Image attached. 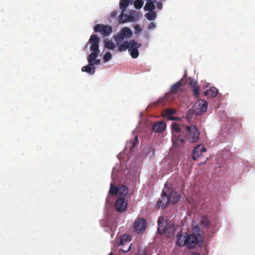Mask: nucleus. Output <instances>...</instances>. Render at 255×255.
Segmentation results:
<instances>
[{
    "instance_id": "9",
    "label": "nucleus",
    "mask_w": 255,
    "mask_h": 255,
    "mask_svg": "<svg viewBox=\"0 0 255 255\" xmlns=\"http://www.w3.org/2000/svg\"><path fill=\"white\" fill-rule=\"evenodd\" d=\"M206 149L203 145H198L196 146L192 151V158L194 160H197L203 155V153L205 152Z\"/></svg>"
},
{
    "instance_id": "18",
    "label": "nucleus",
    "mask_w": 255,
    "mask_h": 255,
    "mask_svg": "<svg viewBox=\"0 0 255 255\" xmlns=\"http://www.w3.org/2000/svg\"><path fill=\"white\" fill-rule=\"evenodd\" d=\"M131 44H132L131 40H129V41H124L123 43H122V44L121 43L119 45H118L119 46H118V50L119 52L126 51L127 49H129Z\"/></svg>"
},
{
    "instance_id": "42",
    "label": "nucleus",
    "mask_w": 255,
    "mask_h": 255,
    "mask_svg": "<svg viewBox=\"0 0 255 255\" xmlns=\"http://www.w3.org/2000/svg\"><path fill=\"white\" fill-rule=\"evenodd\" d=\"M93 63H94V65H99L100 64V60L96 59V60L93 62Z\"/></svg>"
},
{
    "instance_id": "28",
    "label": "nucleus",
    "mask_w": 255,
    "mask_h": 255,
    "mask_svg": "<svg viewBox=\"0 0 255 255\" xmlns=\"http://www.w3.org/2000/svg\"><path fill=\"white\" fill-rule=\"evenodd\" d=\"M201 224L204 227L209 228L210 227L211 223L207 217L206 216H203L201 218Z\"/></svg>"
},
{
    "instance_id": "17",
    "label": "nucleus",
    "mask_w": 255,
    "mask_h": 255,
    "mask_svg": "<svg viewBox=\"0 0 255 255\" xmlns=\"http://www.w3.org/2000/svg\"><path fill=\"white\" fill-rule=\"evenodd\" d=\"M171 131L173 136L183 132V130L181 127L176 123L173 122L171 124Z\"/></svg>"
},
{
    "instance_id": "35",
    "label": "nucleus",
    "mask_w": 255,
    "mask_h": 255,
    "mask_svg": "<svg viewBox=\"0 0 255 255\" xmlns=\"http://www.w3.org/2000/svg\"><path fill=\"white\" fill-rule=\"evenodd\" d=\"M112 57V54L110 52H107L105 53L103 57V60L105 62H108Z\"/></svg>"
},
{
    "instance_id": "11",
    "label": "nucleus",
    "mask_w": 255,
    "mask_h": 255,
    "mask_svg": "<svg viewBox=\"0 0 255 255\" xmlns=\"http://www.w3.org/2000/svg\"><path fill=\"white\" fill-rule=\"evenodd\" d=\"M131 45L128 49V51L130 52V56L133 58H136L139 55V52L137 50L139 48L141 44L137 43L134 40H131Z\"/></svg>"
},
{
    "instance_id": "5",
    "label": "nucleus",
    "mask_w": 255,
    "mask_h": 255,
    "mask_svg": "<svg viewBox=\"0 0 255 255\" xmlns=\"http://www.w3.org/2000/svg\"><path fill=\"white\" fill-rule=\"evenodd\" d=\"M94 31L101 33L104 36H107L112 32V27L108 25L97 24L94 26Z\"/></svg>"
},
{
    "instance_id": "12",
    "label": "nucleus",
    "mask_w": 255,
    "mask_h": 255,
    "mask_svg": "<svg viewBox=\"0 0 255 255\" xmlns=\"http://www.w3.org/2000/svg\"><path fill=\"white\" fill-rule=\"evenodd\" d=\"M167 194L169 200L172 204L177 203L181 198L180 194L170 189L169 186Z\"/></svg>"
},
{
    "instance_id": "39",
    "label": "nucleus",
    "mask_w": 255,
    "mask_h": 255,
    "mask_svg": "<svg viewBox=\"0 0 255 255\" xmlns=\"http://www.w3.org/2000/svg\"><path fill=\"white\" fill-rule=\"evenodd\" d=\"M168 119L171 121L180 120V118L178 117H169Z\"/></svg>"
},
{
    "instance_id": "4",
    "label": "nucleus",
    "mask_w": 255,
    "mask_h": 255,
    "mask_svg": "<svg viewBox=\"0 0 255 255\" xmlns=\"http://www.w3.org/2000/svg\"><path fill=\"white\" fill-rule=\"evenodd\" d=\"M201 247L203 245V238L201 235L198 236L195 234L188 235L187 247L190 249L194 248L197 245Z\"/></svg>"
},
{
    "instance_id": "36",
    "label": "nucleus",
    "mask_w": 255,
    "mask_h": 255,
    "mask_svg": "<svg viewBox=\"0 0 255 255\" xmlns=\"http://www.w3.org/2000/svg\"><path fill=\"white\" fill-rule=\"evenodd\" d=\"M137 143H138L137 136H136L134 137L133 140L132 141V146L131 147V148H134L136 145Z\"/></svg>"
},
{
    "instance_id": "8",
    "label": "nucleus",
    "mask_w": 255,
    "mask_h": 255,
    "mask_svg": "<svg viewBox=\"0 0 255 255\" xmlns=\"http://www.w3.org/2000/svg\"><path fill=\"white\" fill-rule=\"evenodd\" d=\"M127 202L124 197L120 198L115 202L116 209L119 212H124L127 208Z\"/></svg>"
},
{
    "instance_id": "19",
    "label": "nucleus",
    "mask_w": 255,
    "mask_h": 255,
    "mask_svg": "<svg viewBox=\"0 0 255 255\" xmlns=\"http://www.w3.org/2000/svg\"><path fill=\"white\" fill-rule=\"evenodd\" d=\"M82 71L86 72L90 74H94L95 72V67L94 64L89 63L88 65L82 68Z\"/></svg>"
},
{
    "instance_id": "23",
    "label": "nucleus",
    "mask_w": 255,
    "mask_h": 255,
    "mask_svg": "<svg viewBox=\"0 0 255 255\" xmlns=\"http://www.w3.org/2000/svg\"><path fill=\"white\" fill-rule=\"evenodd\" d=\"M120 33H121L126 38H130L132 35V32L131 30L129 28L127 27L123 28Z\"/></svg>"
},
{
    "instance_id": "7",
    "label": "nucleus",
    "mask_w": 255,
    "mask_h": 255,
    "mask_svg": "<svg viewBox=\"0 0 255 255\" xmlns=\"http://www.w3.org/2000/svg\"><path fill=\"white\" fill-rule=\"evenodd\" d=\"M130 241V236L124 235L121 238L120 245L122 246L121 250L124 253H127L131 249V244L129 243Z\"/></svg>"
},
{
    "instance_id": "24",
    "label": "nucleus",
    "mask_w": 255,
    "mask_h": 255,
    "mask_svg": "<svg viewBox=\"0 0 255 255\" xmlns=\"http://www.w3.org/2000/svg\"><path fill=\"white\" fill-rule=\"evenodd\" d=\"M170 95V93H167L166 94L164 97L159 98L157 101L155 102V104H160L161 105H166L167 103V98Z\"/></svg>"
},
{
    "instance_id": "40",
    "label": "nucleus",
    "mask_w": 255,
    "mask_h": 255,
    "mask_svg": "<svg viewBox=\"0 0 255 255\" xmlns=\"http://www.w3.org/2000/svg\"><path fill=\"white\" fill-rule=\"evenodd\" d=\"M191 116L192 114H191L190 112L188 113V114L186 115V120L188 122H190L191 119Z\"/></svg>"
},
{
    "instance_id": "15",
    "label": "nucleus",
    "mask_w": 255,
    "mask_h": 255,
    "mask_svg": "<svg viewBox=\"0 0 255 255\" xmlns=\"http://www.w3.org/2000/svg\"><path fill=\"white\" fill-rule=\"evenodd\" d=\"M166 125L164 122H158L153 124L152 126V130L156 132H163L166 128Z\"/></svg>"
},
{
    "instance_id": "2",
    "label": "nucleus",
    "mask_w": 255,
    "mask_h": 255,
    "mask_svg": "<svg viewBox=\"0 0 255 255\" xmlns=\"http://www.w3.org/2000/svg\"><path fill=\"white\" fill-rule=\"evenodd\" d=\"M185 138L189 142L194 143L199 139L200 131L195 126H187L185 127Z\"/></svg>"
},
{
    "instance_id": "43",
    "label": "nucleus",
    "mask_w": 255,
    "mask_h": 255,
    "mask_svg": "<svg viewBox=\"0 0 255 255\" xmlns=\"http://www.w3.org/2000/svg\"><path fill=\"white\" fill-rule=\"evenodd\" d=\"M117 15V12L116 11H113L111 12V16L112 17H115Z\"/></svg>"
},
{
    "instance_id": "13",
    "label": "nucleus",
    "mask_w": 255,
    "mask_h": 255,
    "mask_svg": "<svg viewBox=\"0 0 255 255\" xmlns=\"http://www.w3.org/2000/svg\"><path fill=\"white\" fill-rule=\"evenodd\" d=\"M146 227V221L143 219H138L134 222V229L136 231L138 232L139 233L144 231Z\"/></svg>"
},
{
    "instance_id": "41",
    "label": "nucleus",
    "mask_w": 255,
    "mask_h": 255,
    "mask_svg": "<svg viewBox=\"0 0 255 255\" xmlns=\"http://www.w3.org/2000/svg\"><path fill=\"white\" fill-rule=\"evenodd\" d=\"M157 7L158 8V9H161L162 8V3L161 2H158L157 3Z\"/></svg>"
},
{
    "instance_id": "21",
    "label": "nucleus",
    "mask_w": 255,
    "mask_h": 255,
    "mask_svg": "<svg viewBox=\"0 0 255 255\" xmlns=\"http://www.w3.org/2000/svg\"><path fill=\"white\" fill-rule=\"evenodd\" d=\"M182 86V81L181 80L180 81H179L175 83L174 84H173L171 88H170V93L176 94L179 91H180V88H181Z\"/></svg>"
},
{
    "instance_id": "25",
    "label": "nucleus",
    "mask_w": 255,
    "mask_h": 255,
    "mask_svg": "<svg viewBox=\"0 0 255 255\" xmlns=\"http://www.w3.org/2000/svg\"><path fill=\"white\" fill-rule=\"evenodd\" d=\"M155 8V6L154 4V1L149 0L146 2L144 9L145 10L153 11Z\"/></svg>"
},
{
    "instance_id": "30",
    "label": "nucleus",
    "mask_w": 255,
    "mask_h": 255,
    "mask_svg": "<svg viewBox=\"0 0 255 255\" xmlns=\"http://www.w3.org/2000/svg\"><path fill=\"white\" fill-rule=\"evenodd\" d=\"M129 4V0H121L120 2V6L123 11L128 7Z\"/></svg>"
},
{
    "instance_id": "44",
    "label": "nucleus",
    "mask_w": 255,
    "mask_h": 255,
    "mask_svg": "<svg viewBox=\"0 0 255 255\" xmlns=\"http://www.w3.org/2000/svg\"><path fill=\"white\" fill-rule=\"evenodd\" d=\"M191 255H200L199 253L194 252L191 254Z\"/></svg>"
},
{
    "instance_id": "37",
    "label": "nucleus",
    "mask_w": 255,
    "mask_h": 255,
    "mask_svg": "<svg viewBox=\"0 0 255 255\" xmlns=\"http://www.w3.org/2000/svg\"><path fill=\"white\" fill-rule=\"evenodd\" d=\"M155 26H156L155 23L154 22H152L148 25V28L149 29H153L155 27Z\"/></svg>"
},
{
    "instance_id": "38",
    "label": "nucleus",
    "mask_w": 255,
    "mask_h": 255,
    "mask_svg": "<svg viewBox=\"0 0 255 255\" xmlns=\"http://www.w3.org/2000/svg\"><path fill=\"white\" fill-rule=\"evenodd\" d=\"M177 142L178 144H183L184 142V139L181 138L180 136L178 137L176 139Z\"/></svg>"
},
{
    "instance_id": "29",
    "label": "nucleus",
    "mask_w": 255,
    "mask_h": 255,
    "mask_svg": "<svg viewBox=\"0 0 255 255\" xmlns=\"http://www.w3.org/2000/svg\"><path fill=\"white\" fill-rule=\"evenodd\" d=\"M125 38L126 37L123 35L121 33L118 34L117 36H114V39L116 41L117 45H119L120 44L122 43Z\"/></svg>"
},
{
    "instance_id": "10",
    "label": "nucleus",
    "mask_w": 255,
    "mask_h": 255,
    "mask_svg": "<svg viewBox=\"0 0 255 255\" xmlns=\"http://www.w3.org/2000/svg\"><path fill=\"white\" fill-rule=\"evenodd\" d=\"M188 235H189L186 232L182 233L181 232L178 234L176 236V245L180 247L187 246Z\"/></svg>"
},
{
    "instance_id": "16",
    "label": "nucleus",
    "mask_w": 255,
    "mask_h": 255,
    "mask_svg": "<svg viewBox=\"0 0 255 255\" xmlns=\"http://www.w3.org/2000/svg\"><path fill=\"white\" fill-rule=\"evenodd\" d=\"M190 84L193 96L195 98H198L199 96V86L197 82L191 81Z\"/></svg>"
},
{
    "instance_id": "14",
    "label": "nucleus",
    "mask_w": 255,
    "mask_h": 255,
    "mask_svg": "<svg viewBox=\"0 0 255 255\" xmlns=\"http://www.w3.org/2000/svg\"><path fill=\"white\" fill-rule=\"evenodd\" d=\"M157 232L161 235L168 233L167 223L164 222L163 218L160 217L158 220Z\"/></svg>"
},
{
    "instance_id": "20",
    "label": "nucleus",
    "mask_w": 255,
    "mask_h": 255,
    "mask_svg": "<svg viewBox=\"0 0 255 255\" xmlns=\"http://www.w3.org/2000/svg\"><path fill=\"white\" fill-rule=\"evenodd\" d=\"M218 92V90L215 87H211L204 92V95L210 97H215L217 95Z\"/></svg>"
},
{
    "instance_id": "32",
    "label": "nucleus",
    "mask_w": 255,
    "mask_h": 255,
    "mask_svg": "<svg viewBox=\"0 0 255 255\" xmlns=\"http://www.w3.org/2000/svg\"><path fill=\"white\" fill-rule=\"evenodd\" d=\"M128 189L125 185H121L119 187V194L120 195H126L128 193Z\"/></svg>"
},
{
    "instance_id": "6",
    "label": "nucleus",
    "mask_w": 255,
    "mask_h": 255,
    "mask_svg": "<svg viewBox=\"0 0 255 255\" xmlns=\"http://www.w3.org/2000/svg\"><path fill=\"white\" fill-rule=\"evenodd\" d=\"M208 103L202 100H198L194 105V111L196 115H201L204 113L207 108Z\"/></svg>"
},
{
    "instance_id": "34",
    "label": "nucleus",
    "mask_w": 255,
    "mask_h": 255,
    "mask_svg": "<svg viewBox=\"0 0 255 255\" xmlns=\"http://www.w3.org/2000/svg\"><path fill=\"white\" fill-rule=\"evenodd\" d=\"M143 3L142 0H135L134 2V6L136 9H139L142 6Z\"/></svg>"
},
{
    "instance_id": "27",
    "label": "nucleus",
    "mask_w": 255,
    "mask_h": 255,
    "mask_svg": "<svg viewBox=\"0 0 255 255\" xmlns=\"http://www.w3.org/2000/svg\"><path fill=\"white\" fill-rule=\"evenodd\" d=\"M118 193L119 194V187H116L114 184L111 183L110 185L109 194L111 195L114 196Z\"/></svg>"
},
{
    "instance_id": "33",
    "label": "nucleus",
    "mask_w": 255,
    "mask_h": 255,
    "mask_svg": "<svg viewBox=\"0 0 255 255\" xmlns=\"http://www.w3.org/2000/svg\"><path fill=\"white\" fill-rule=\"evenodd\" d=\"M123 13L124 11L122 12V14L119 16V20L120 23L126 22L128 20V15H125Z\"/></svg>"
},
{
    "instance_id": "3",
    "label": "nucleus",
    "mask_w": 255,
    "mask_h": 255,
    "mask_svg": "<svg viewBox=\"0 0 255 255\" xmlns=\"http://www.w3.org/2000/svg\"><path fill=\"white\" fill-rule=\"evenodd\" d=\"M168 190V183L165 184V186L162 192L161 199L157 201V205L159 208L165 209L167 207L168 204L171 202L168 196L167 191Z\"/></svg>"
},
{
    "instance_id": "1",
    "label": "nucleus",
    "mask_w": 255,
    "mask_h": 255,
    "mask_svg": "<svg viewBox=\"0 0 255 255\" xmlns=\"http://www.w3.org/2000/svg\"><path fill=\"white\" fill-rule=\"evenodd\" d=\"M100 38L96 34H92L89 40L88 43L91 44L90 49L93 51L88 57L87 60L89 63H93V62L98 57L99 51Z\"/></svg>"
},
{
    "instance_id": "22",
    "label": "nucleus",
    "mask_w": 255,
    "mask_h": 255,
    "mask_svg": "<svg viewBox=\"0 0 255 255\" xmlns=\"http://www.w3.org/2000/svg\"><path fill=\"white\" fill-rule=\"evenodd\" d=\"M176 112V110L173 108H168L162 112V116L163 117H169L171 115L175 114Z\"/></svg>"
},
{
    "instance_id": "45",
    "label": "nucleus",
    "mask_w": 255,
    "mask_h": 255,
    "mask_svg": "<svg viewBox=\"0 0 255 255\" xmlns=\"http://www.w3.org/2000/svg\"><path fill=\"white\" fill-rule=\"evenodd\" d=\"M109 255H114L112 253H110Z\"/></svg>"
},
{
    "instance_id": "26",
    "label": "nucleus",
    "mask_w": 255,
    "mask_h": 255,
    "mask_svg": "<svg viewBox=\"0 0 255 255\" xmlns=\"http://www.w3.org/2000/svg\"><path fill=\"white\" fill-rule=\"evenodd\" d=\"M105 47L110 50H114L115 47V44L111 40H109L108 39H106L104 40Z\"/></svg>"
},
{
    "instance_id": "31",
    "label": "nucleus",
    "mask_w": 255,
    "mask_h": 255,
    "mask_svg": "<svg viewBox=\"0 0 255 255\" xmlns=\"http://www.w3.org/2000/svg\"><path fill=\"white\" fill-rule=\"evenodd\" d=\"M156 17V13L155 12L153 11H149L146 14V18L149 20H153Z\"/></svg>"
}]
</instances>
